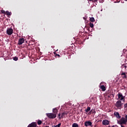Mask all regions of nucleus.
Listing matches in <instances>:
<instances>
[{
    "instance_id": "25",
    "label": "nucleus",
    "mask_w": 127,
    "mask_h": 127,
    "mask_svg": "<svg viewBox=\"0 0 127 127\" xmlns=\"http://www.w3.org/2000/svg\"><path fill=\"white\" fill-rule=\"evenodd\" d=\"M0 12H1V13H3L4 14H5V13H6V12H5V11H4V10H0Z\"/></svg>"
},
{
    "instance_id": "10",
    "label": "nucleus",
    "mask_w": 127,
    "mask_h": 127,
    "mask_svg": "<svg viewBox=\"0 0 127 127\" xmlns=\"http://www.w3.org/2000/svg\"><path fill=\"white\" fill-rule=\"evenodd\" d=\"M120 120L122 121V123L126 124L127 123V115H126L125 118L122 117Z\"/></svg>"
},
{
    "instance_id": "22",
    "label": "nucleus",
    "mask_w": 127,
    "mask_h": 127,
    "mask_svg": "<svg viewBox=\"0 0 127 127\" xmlns=\"http://www.w3.org/2000/svg\"><path fill=\"white\" fill-rule=\"evenodd\" d=\"M37 124H38V126H40V125H41V124H42V121H41V120H38L37 122Z\"/></svg>"
},
{
    "instance_id": "5",
    "label": "nucleus",
    "mask_w": 127,
    "mask_h": 127,
    "mask_svg": "<svg viewBox=\"0 0 127 127\" xmlns=\"http://www.w3.org/2000/svg\"><path fill=\"white\" fill-rule=\"evenodd\" d=\"M24 41H25V40L23 38H21L19 39L18 42V45H22L23 43H24Z\"/></svg>"
},
{
    "instance_id": "16",
    "label": "nucleus",
    "mask_w": 127,
    "mask_h": 127,
    "mask_svg": "<svg viewBox=\"0 0 127 127\" xmlns=\"http://www.w3.org/2000/svg\"><path fill=\"white\" fill-rule=\"evenodd\" d=\"M53 113H54V114H56V115H57V113H58V110H57V109H56V108L53 109Z\"/></svg>"
},
{
    "instance_id": "18",
    "label": "nucleus",
    "mask_w": 127,
    "mask_h": 127,
    "mask_svg": "<svg viewBox=\"0 0 127 127\" xmlns=\"http://www.w3.org/2000/svg\"><path fill=\"white\" fill-rule=\"evenodd\" d=\"M95 113L96 112L95 111V110L92 109L89 112V115H90V114H95Z\"/></svg>"
},
{
    "instance_id": "3",
    "label": "nucleus",
    "mask_w": 127,
    "mask_h": 127,
    "mask_svg": "<svg viewBox=\"0 0 127 127\" xmlns=\"http://www.w3.org/2000/svg\"><path fill=\"white\" fill-rule=\"evenodd\" d=\"M115 106L118 109H121V108H122V101L121 100L117 101L116 103Z\"/></svg>"
},
{
    "instance_id": "31",
    "label": "nucleus",
    "mask_w": 127,
    "mask_h": 127,
    "mask_svg": "<svg viewBox=\"0 0 127 127\" xmlns=\"http://www.w3.org/2000/svg\"><path fill=\"white\" fill-rule=\"evenodd\" d=\"M126 106H127V103L125 104V107H126Z\"/></svg>"
},
{
    "instance_id": "1",
    "label": "nucleus",
    "mask_w": 127,
    "mask_h": 127,
    "mask_svg": "<svg viewBox=\"0 0 127 127\" xmlns=\"http://www.w3.org/2000/svg\"><path fill=\"white\" fill-rule=\"evenodd\" d=\"M47 116L49 119H55V118L57 117V115L56 114L54 113H48L47 114Z\"/></svg>"
},
{
    "instance_id": "15",
    "label": "nucleus",
    "mask_w": 127,
    "mask_h": 127,
    "mask_svg": "<svg viewBox=\"0 0 127 127\" xmlns=\"http://www.w3.org/2000/svg\"><path fill=\"white\" fill-rule=\"evenodd\" d=\"M100 89H101L103 92H105V91L106 90V87L105 86V85H101L100 86Z\"/></svg>"
},
{
    "instance_id": "26",
    "label": "nucleus",
    "mask_w": 127,
    "mask_h": 127,
    "mask_svg": "<svg viewBox=\"0 0 127 127\" xmlns=\"http://www.w3.org/2000/svg\"><path fill=\"white\" fill-rule=\"evenodd\" d=\"M61 113H59V114H58V118H59V120H60L61 118H61Z\"/></svg>"
},
{
    "instance_id": "7",
    "label": "nucleus",
    "mask_w": 127,
    "mask_h": 127,
    "mask_svg": "<svg viewBox=\"0 0 127 127\" xmlns=\"http://www.w3.org/2000/svg\"><path fill=\"white\" fill-rule=\"evenodd\" d=\"M102 124L103 126H109V125H110V121H109V120H104L102 121Z\"/></svg>"
},
{
    "instance_id": "24",
    "label": "nucleus",
    "mask_w": 127,
    "mask_h": 127,
    "mask_svg": "<svg viewBox=\"0 0 127 127\" xmlns=\"http://www.w3.org/2000/svg\"><path fill=\"white\" fill-rule=\"evenodd\" d=\"M61 126V123H60L58 125L54 126H53V127H60Z\"/></svg>"
},
{
    "instance_id": "17",
    "label": "nucleus",
    "mask_w": 127,
    "mask_h": 127,
    "mask_svg": "<svg viewBox=\"0 0 127 127\" xmlns=\"http://www.w3.org/2000/svg\"><path fill=\"white\" fill-rule=\"evenodd\" d=\"M72 127H79V125L77 123H73L72 125Z\"/></svg>"
},
{
    "instance_id": "4",
    "label": "nucleus",
    "mask_w": 127,
    "mask_h": 127,
    "mask_svg": "<svg viewBox=\"0 0 127 127\" xmlns=\"http://www.w3.org/2000/svg\"><path fill=\"white\" fill-rule=\"evenodd\" d=\"M118 96V100H120V101H123V100H124V99L126 98V96H124L123 95V94H122V93L121 92H119Z\"/></svg>"
},
{
    "instance_id": "2",
    "label": "nucleus",
    "mask_w": 127,
    "mask_h": 127,
    "mask_svg": "<svg viewBox=\"0 0 127 127\" xmlns=\"http://www.w3.org/2000/svg\"><path fill=\"white\" fill-rule=\"evenodd\" d=\"M6 32L8 35H11L13 33V29L11 28H7Z\"/></svg>"
},
{
    "instance_id": "29",
    "label": "nucleus",
    "mask_w": 127,
    "mask_h": 127,
    "mask_svg": "<svg viewBox=\"0 0 127 127\" xmlns=\"http://www.w3.org/2000/svg\"><path fill=\"white\" fill-rule=\"evenodd\" d=\"M126 51H127V50L126 49L123 50V52H126Z\"/></svg>"
},
{
    "instance_id": "12",
    "label": "nucleus",
    "mask_w": 127,
    "mask_h": 127,
    "mask_svg": "<svg viewBox=\"0 0 127 127\" xmlns=\"http://www.w3.org/2000/svg\"><path fill=\"white\" fill-rule=\"evenodd\" d=\"M114 115L117 119H121V116H120V113L119 112H115Z\"/></svg>"
},
{
    "instance_id": "11",
    "label": "nucleus",
    "mask_w": 127,
    "mask_h": 127,
    "mask_svg": "<svg viewBox=\"0 0 127 127\" xmlns=\"http://www.w3.org/2000/svg\"><path fill=\"white\" fill-rule=\"evenodd\" d=\"M68 114V112H64L62 113V116H61V117H60V119H64V117L65 118V116H67V114Z\"/></svg>"
},
{
    "instance_id": "20",
    "label": "nucleus",
    "mask_w": 127,
    "mask_h": 127,
    "mask_svg": "<svg viewBox=\"0 0 127 127\" xmlns=\"http://www.w3.org/2000/svg\"><path fill=\"white\" fill-rule=\"evenodd\" d=\"M6 14H7L8 16H9V15H11V12L8 11H6Z\"/></svg>"
},
{
    "instance_id": "28",
    "label": "nucleus",
    "mask_w": 127,
    "mask_h": 127,
    "mask_svg": "<svg viewBox=\"0 0 127 127\" xmlns=\"http://www.w3.org/2000/svg\"><path fill=\"white\" fill-rule=\"evenodd\" d=\"M90 0V1H96V0Z\"/></svg>"
},
{
    "instance_id": "6",
    "label": "nucleus",
    "mask_w": 127,
    "mask_h": 127,
    "mask_svg": "<svg viewBox=\"0 0 127 127\" xmlns=\"http://www.w3.org/2000/svg\"><path fill=\"white\" fill-rule=\"evenodd\" d=\"M117 122H118V124H119V125H120L121 127H125V126L123 125H127V122H126V123H123V121L121 119H120L119 120H118Z\"/></svg>"
},
{
    "instance_id": "8",
    "label": "nucleus",
    "mask_w": 127,
    "mask_h": 127,
    "mask_svg": "<svg viewBox=\"0 0 127 127\" xmlns=\"http://www.w3.org/2000/svg\"><path fill=\"white\" fill-rule=\"evenodd\" d=\"M37 127V124H36V122H32L27 126V127Z\"/></svg>"
},
{
    "instance_id": "13",
    "label": "nucleus",
    "mask_w": 127,
    "mask_h": 127,
    "mask_svg": "<svg viewBox=\"0 0 127 127\" xmlns=\"http://www.w3.org/2000/svg\"><path fill=\"white\" fill-rule=\"evenodd\" d=\"M90 111H91V107H87V109H85V114H88V113H89V112H90Z\"/></svg>"
},
{
    "instance_id": "27",
    "label": "nucleus",
    "mask_w": 127,
    "mask_h": 127,
    "mask_svg": "<svg viewBox=\"0 0 127 127\" xmlns=\"http://www.w3.org/2000/svg\"><path fill=\"white\" fill-rule=\"evenodd\" d=\"M112 127H118V125H113L112 126Z\"/></svg>"
},
{
    "instance_id": "30",
    "label": "nucleus",
    "mask_w": 127,
    "mask_h": 127,
    "mask_svg": "<svg viewBox=\"0 0 127 127\" xmlns=\"http://www.w3.org/2000/svg\"><path fill=\"white\" fill-rule=\"evenodd\" d=\"M56 56H59V57H60V55H59V54H57Z\"/></svg>"
},
{
    "instance_id": "23",
    "label": "nucleus",
    "mask_w": 127,
    "mask_h": 127,
    "mask_svg": "<svg viewBox=\"0 0 127 127\" xmlns=\"http://www.w3.org/2000/svg\"><path fill=\"white\" fill-rule=\"evenodd\" d=\"M89 26L91 27V28H93L94 27V24L92 23H89Z\"/></svg>"
},
{
    "instance_id": "19",
    "label": "nucleus",
    "mask_w": 127,
    "mask_h": 127,
    "mask_svg": "<svg viewBox=\"0 0 127 127\" xmlns=\"http://www.w3.org/2000/svg\"><path fill=\"white\" fill-rule=\"evenodd\" d=\"M90 21H91V22H94L95 18L94 17L90 18Z\"/></svg>"
},
{
    "instance_id": "21",
    "label": "nucleus",
    "mask_w": 127,
    "mask_h": 127,
    "mask_svg": "<svg viewBox=\"0 0 127 127\" xmlns=\"http://www.w3.org/2000/svg\"><path fill=\"white\" fill-rule=\"evenodd\" d=\"M13 60L14 61H17L18 60V58H17V57H14L13 58Z\"/></svg>"
},
{
    "instance_id": "9",
    "label": "nucleus",
    "mask_w": 127,
    "mask_h": 127,
    "mask_svg": "<svg viewBox=\"0 0 127 127\" xmlns=\"http://www.w3.org/2000/svg\"><path fill=\"white\" fill-rule=\"evenodd\" d=\"M84 126L85 127H88L89 126H90V127H92L93 126H92V122H91V121H86L84 123Z\"/></svg>"
},
{
    "instance_id": "14",
    "label": "nucleus",
    "mask_w": 127,
    "mask_h": 127,
    "mask_svg": "<svg viewBox=\"0 0 127 127\" xmlns=\"http://www.w3.org/2000/svg\"><path fill=\"white\" fill-rule=\"evenodd\" d=\"M121 76H123V78H124V79H127V74H126V72H122L121 73Z\"/></svg>"
}]
</instances>
